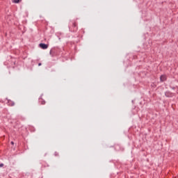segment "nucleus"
I'll list each match as a JSON object with an SVG mask.
<instances>
[{"label": "nucleus", "instance_id": "obj_11", "mask_svg": "<svg viewBox=\"0 0 178 178\" xmlns=\"http://www.w3.org/2000/svg\"><path fill=\"white\" fill-rule=\"evenodd\" d=\"M52 51H50V54H51Z\"/></svg>", "mask_w": 178, "mask_h": 178}, {"label": "nucleus", "instance_id": "obj_8", "mask_svg": "<svg viewBox=\"0 0 178 178\" xmlns=\"http://www.w3.org/2000/svg\"><path fill=\"white\" fill-rule=\"evenodd\" d=\"M73 26H74V27H76V23H74V24H73Z\"/></svg>", "mask_w": 178, "mask_h": 178}, {"label": "nucleus", "instance_id": "obj_12", "mask_svg": "<svg viewBox=\"0 0 178 178\" xmlns=\"http://www.w3.org/2000/svg\"><path fill=\"white\" fill-rule=\"evenodd\" d=\"M172 90H175V88H172Z\"/></svg>", "mask_w": 178, "mask_h": 178}, {"label": "nucleus", "instance_id": "obj_10", "mask_svg": "<svg viewBox=\"0 0 178 178\" xmlns=\"http://www.w3.org/2000/svg\"><path fill=\"white\" fill-rule=\"evenodd\" d=\"M41 65H42L41 63H38V66H41Z\"/></svg>", "mask_w": 178, "mask_h": 178}, {"label": "nucleus", "instance_id": "obj_2", "mask_svg": "<svg viewBox=\"0 0 178 178\" xmlns=\"http://www.w3.org/2000/svg\"><path fill=\"white\" fill-rule=\"evenodd\" d=\"M161 81H166V75H161L160 76Z\"/></svg>", "mask_w": 178, "mask_h": 178}, {"label": "nucleus", "instance_id": "obj_5", "mask_svg": "<svg viewBox=\"0 0 178 178\" xmlns=\"http://www.w3.org/2000/svg\"><path fill=\"white\" fill-rule=\"evenodd\" d=\"M13 2L14 3H19V2H22V0H13Z\"/></svg>", "mask_w": 178, "mask_h": 178}, {"label": "nucleus", "instance_id": "obj_7", "mask_svg": "<svg viewBox=\"0 0 178 178\" xmlns=\"http://www.w3.org/2000/svg\"><path fill=\"white\" fill-rule=\"evenodd\" d=\"M0 168H3V163H0Z\"/></svg>", "mask_w": 178, "mask_h": 178}, {"label": "nucleus", "instance_id": "obj_1", "mask_svg": "<svg viewBox=\"0 0 178 178\" xmlns=\"http://www.w3.org/2000/svg\"><path fill=\"white\" fill-rule=\"evenodd\" d=\"M39 47L40 48H42V49H47V48H48V44L45 43H40Z\"/></svg>", "mask_w": 178, "mask_h": 178}, {"label": "nucleus", "instance_id": "obj_9", "mask_svg": "<svg viewBox=\"0 0 178 178\" xmlns=\"http://www.w3.org/2000/svg\"><path fill=\"white\" fill-rule=\"evenodd\" d=\"M12 145H15V143H13V141L11 142Z\"/></svg>", "mask_w": 178, "mask_h": 178}, {"label": "nucleus", "instance_id": "obj_4", "mask_svg": "<svg viewBox=\"0 0 178 178\" xmlns=\"http://www.w3.org/2000/svg\"><path fill=\"white\" fill-rule=\"evenodd\" d=\"M8 104L9 106H15V103L12 100H8Z\"/></svg>", "mask_w": 178, "mask_h": 178}, {"label": "nucleus", "instance_id": "obj_6", "mask_svg": "<svg viewBox=\"0 0 178 178\" xmlns=\"http://www.w3.org/2000/svg\"><path fill=\"white\" fill-rule=\"evenodd\" d=\"M41 104H42V105H45V101H42V102H41Z\"/></svg>", "mask_w": 178, "mask_h": 178}, {"label": "nucleus", "instance_id": "obj_3", "mask_svg": "<svg viewBox=\"0 0 178 178\" xmlns=\"http://www.w3.org/2000/svg\"><path fill=\"white\" fill-rule=\"evenodd\" d=\"M165 97H170L173 95V94L171 92H165Z\"/></svg>", "mask_w": 178, "mask_h": 178}]
</instances>
